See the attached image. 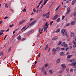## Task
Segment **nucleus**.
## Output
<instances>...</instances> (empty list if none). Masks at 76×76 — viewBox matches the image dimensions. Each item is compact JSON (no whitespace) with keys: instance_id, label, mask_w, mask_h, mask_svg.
<instances>
[{"instance_id":"1a4fd4ad","label":"nucleus","mask_w":76,"mask_h":76,"mask_svg":"<svg viewBox=\"0 0 76 76\" xmlns=\"http://www.w3.org/2000/svg\"><path fill=\"white\" fill-rule=\"evenodd\" d=\"M70 12V8H68L67 9L66 13H69Z\"/></svg>"},{"instance_id":"f3484780","label":"nucleus","mask_w":76,"mask_h":76,"mask_svg":"<svg viewBox=\"0 0 76 76\" xmlns=\"http://www.w3.org/2000/svg\"><path fill=\"white\" fill-rule=\"evenodd\" d=\"M48 48V45H47L45 49V50H47Z\"/></svg>"},{"instance_id":"79ce46f5","label":"nucleus","mask_w":76,"mask_h":76,"mask_svg":"<svg viewBox=\"0 0 76 76\" xmlns=\"http://www.w3.org/2000/svg\"><path fill=\"white\" fill-rule=\"evenodd\" d=\"M61 50H64L65 49L64 48H61Z\"/></svg>"},{"instance_id":"052dcab7","label":"nucleus","mask_w":76,"mask_h":76,"mask_svg":"<svg viewBox=\"0 0 76 76\" xmlns=\"http://www.w3.org/2000/svg\"><path fill=\"white\" fill-rule=\"evenodd\" d=\"M50 50H51V48H49V50H48V52H49V51H50Z\"/></svg>"},{"instance_id":"c03bdc74","label":"nucleus","mask_w":76,"mask_h":76,"mask_svg":"<svg viewBox=\"0 0 76 76\" xmlns=\"http://www.w3.org/2000/svg\"><path fill=\"white\" fill-rule=\"evenodd\" d=\"M66 70L67 72H69V68H66Z\"/></svg>"},{"instance_id":"e433bc0d","label":"nucleus","mask_w":76,"mask_h":76,"mask_svg":"<svg viewBox=\"0 0 76 76\" xmlns=\"http://www.w3.org/2000/svg\"><path fill=\"white\" fill-rule=\"evenodd\" d=\"M53 23V21H52L50 22V26H51V25H52V24Z\"/></svg>"},{"instance_id":"ea45409f","label":"nucleus","mask_w":76,"mask_h":76,"mask_svg":"<svg viewBox=\"0 0 76 76\" xmlns=\"http://www.w3.org/2000/svg\"><path fill=\"white\" fill-rule=\"evenodd\" d=\"M14 26V25L13 24L10 25V28H12V26Z\"/></svg>"},{"instance_id":"a19ab883","label":"nucleus","mask_w":76,"mask_h":76,"mask_svg":"<svg viewBox=\"0 0 76 76\" xmlns=\"http://www.w3.org/2000/svg\"><path fill=\"white\" fill-rule=\"evenodd\" d=\"M42 72H44V68H42Z\"/></svg>"},{"instance_id":"8fccbe9b","label":"nucleus","mask_w":76,"mask_h":76,"mask_svg":"<svg viewBox=\"0 0 76 76\" xmlns=\"http://www.w3.org/2000/svg\"><path fill=\"white\" fill-rule=\"evenodd\" d=\"M64 76H70V75L69 74H66V75H65Z\"/></svg>"},{"instance_id":"f704fd0d","label":"nucleus","mask_w":76,"mask_h":76,"mask_svg":"<svg viewBox=\"0 0 76 76\" xmlns=\"http://www.w3.org/2000/svg\"><path fill=\"white\" fill-rule=\"evenodd\" d=\"M69 50H71V49H72V46H69Z\"/></svg>"},{"instance_id":"37998d69","label":"nucleus","mask_w":76,"mask_h":76,"mask_svg":"<svg viewBox=\"0 0 76 76\" xmlns=\"http://www.w3.org/2000/svg\"><path fill=\"white\" fill-rule=\"evenodd\" d=\"M22 23H23L21 21L19 23V25H21V24H22Z\"/></svg>"},{"instance_id":"5701e85b","label":"nucleus","mask_w":76,"mask_h":76,"mask_svg":"<svg viewBox=\"0 0 76 76\" xmlns=\"http://www.w3.org/2000/svg\"><path fill=\"white\" fill-rule=\"evenodd\" d=\"M72 55H68V56H67V58H70V57H72Z\"/></svg>"},{"instance_id":"4c0bfd02","label":"nucleus","mask_w":76,"mask_h":76,"mask_svg":"<svg viewBox=\"0 0 76 76\" xmlns=\"http://www.w3.org/2000/svg\"><path fill=\"white\" fill-rule=\"evenodd\" d=\"M26 8V7H25V8H24V10H23V12H26V9H25Z\"/></svg>"},{"instance_id":"7ed1b4c3","label":"nucleus","mask_w":76,"mask_h":76,"mask_svg":"<svg viewBox=\"0 0 76 76\" xmlns=\"http://www.w3.org/2000/svg\"><path fill=\"white\" fill-rule=\"evenodd\" d=\"M50 12H49L48 13H46V14H44L42 16L43 17L44 16H46L47 18H49V15H50Z\"/></svg>"},{"instance_id":"13d9d810","label":"nucleus","mask_w":76,"mask_h":76,"mask_svg":"<svg viewBox=\"0 0 76 76\" xmlns=\"http://www.w3.org/2000/svg\"><path fill=\"white\" fill-rule=\"evenodd\" d=\"M39 7V5L37 6V9H38V7Z\"/></svg>"},{"instance_id":"393cba45","label":"nucleus","mask_w":76,"mask_h":76,"mask_svg":"<svg viewBox=\"0 0 76 76\" xmlns=\"http://www.w3.org/2000/svg\"><path fill=\"white\" fill-rule=\"evenodd\" d=\"M60 32V29H58L55 31L56 33H58V32Z\"/></svg>"},{"instance_id":"4be33fe9","label":"nucleus","mask_w":76,"mask_h":76,"mask_svg":"<svg viewBox=\"0 0 76 76\" xmlns=\"http://www.w3.org/2000/svg\"><path fill=\"white\" fill-rule=\"evenodd\" d=\"M18 40H21V37H20V36L19 35L18 37Z\"/></svg>"},{"instance_id":"69168bd1","label":"nucleus","mask_w":76,"mask_h":76,"mask_svg":"<svg viewBox=\"0 0 76 76\" xmlns=\"http://www.w3.org/2000/svg\"><path fill=\"white\" fill-rule=\"evenodd\" d=\"M44 75H46V72L45 71L44 72Z\"/></svg>"},{"instance_id":"0eeeda50","label":"nucleus","mask_w":76,"mask_h":76,"mask_svg":"<svg viewBox=\"0 0 76 76\" xmlns=\"http://www.w3.org/2000/svg\"><path fill=\"white\" fill-rule=\"evenodd\" d=\"M61 66V67H63V69H65V68H66V66L64 64H62Z\"/></svg>"},{"instance_id":"a18cd8bd","label":"nucleus","mask_w":76,"mask_h":76,"mask_svg":"<svg viewBox=\"0 0 76 76\" xmlns=\"http://www.w3.org/2000/svg\"><path fill=\"white\" fill-rule=\"evenodd\" d=\"M68 49H69V48L68 47L66 48L65 49V50H66V51H67V50H68Z\"/></svg>"},{"instance_id":"bb28decb","label":"nucleus","mask_w":76,"mask_h":76,"mask_svg":"<svg viewBox=\"0 0 76 76\" xmlns=\"http://www.w3.org/2000/svg\"><path fill=\"white\" fill-rule=\"evenodd\" d=\"M34 32V31L33 30L31 31L28 32L29 34H32Z\"/></svg>"},{"instance_id":"0e129e2a","label":"nucleus","mask_w":76,"mask_h":76,"mask_svg":"<svg viewBox=\"0 0 76 76\" xmlns=\"http://www.w3.org/2000/svg\"><path fill=\"white\" fill-rule=\"evenodd\" d=\"M2 22L3 21H0V24H1Z\"/></svg>"},{"instance_id":"dca6fc26","label":"nucleus","mask_w":76,"mask_h":76,"mask_svg":"<svg viewBox=\"0 0 76 76\" xmlns=\"http://www.w3.org/2000/svg\"><path fill=\"white\" fill-rule=\"evenodd\" d=\"M60 61V59H58L56 61V63L57 64L58 63H59Z\"/></svg>"},{"instance_id":"4d7b16f0","label":"nucleus","mask_w":76,"mask_h":76,"mask_svg":"<svg viewBox=\"0 0 76 76\" xmlns=\"http://www.w3.org/2000/svg\"><path fill=\"white\" fill-rule=\"evenodd\" d=\"M24 40H25V38L21 40V41H24Z\"/></svg>"},{"instance_id":"f257e3e1","label":"nucleus","mask_w":76,"mask_h":76,"mask_svg":"<svg viewBox=\"0 0 76 76\" xmlns=\"http://www.w3.org/2000/svg\"><path fill=\"white\" fill-rule=\"evenodd\" d=\"M48 23L47 22L46 23L45 25L44 26L42 29L41 28H39V32L40 34L42 33V31H43V29L44 31H46L47 29V28H48V25H47Z\"/></svg>"},{"instance_id":"7c9ffc66","label":"nucleus","mask_w":76,"mask_h":76,"mask_svg":"<svg viewBox=\"0 0 76 76\" xmlns=\"http://www.w3.org/2000/svg\"><path fill=\"white\" fill-rule=\"evenodd\" d=\"M56 50L55 49V48H54L52 50V51L53 52H56Z\"/></svg>"},{"instance_id":"20e7f679","label":"nucleus","mask_w":76,"mask_h":76,"mask_svg":"<svg viewBox=\"0 0 76 76\" xmlns=\"http://www.w3.org/2000/svg\"><path fill=\"white\" fill-rule=\"evenodd\" d=\"M48 0H45V1L43 3L42 5L41 8H42V7H43V6H44V5H45V4H46V3H47V1H48Z\"/></svg>"},{"instance_id":"f8f14e48","label":"nucleus","mask_w":76,"mask_h":76,"mask_svg":"<svg viewBox=\"0 0 76 76\" xmlns=\"http://www.w3.org/2000/svg\"><path fill=\"white\" fill-rule=\"evenodd\" d=\"M75 60H76L75 59H72L70 60L69 61L70 62H74V61H75Z\"/></svg>"},{"instance_id":"09e8293b","label":"nucleus","mask_w":76,"mask_h":76,"mask_svg":"<svg viewBox=\"0 0 76 76\" xmlns=\"http://www.w3.org/2000/svg\"><path fill=\"white\" fill-rule=\"evenodd\" d=\"M7 37V35H6V36L4 37V39H6V38Z\"/></svg>"},{"instance_id":"cd10ccee","label":"nucleus","mask_w":76,"mask_h":76,"mask_svg":"<svg viewBox=\"0 0 76 76\" xmlns=\"http://www.w3.org/2000/svg\"><path fill=\"white\" fill-rule=\"evenodd\" d=\"M6 8H8V6L7 5V4H5V6H4Z\"/></svg>"},{"instance_id":"6e6552de","label":"nucleus","mask_w":76,"mask_h":76,"mask_svg":"<svg viewBox=\"0 0 76 76\" xmlns=\"http://www.w3.org/2000/svg\"><path fill=\"white\" fill-rule=\"evenodd\" d=\"M57 18H58V15H56L54 17V18H53V20H56V19H57Z\"/></svg>"},{"instance_id":"b1692460","label":"nucleus","mask_w":76,"mask_h":76,"mask_svg":"<svg viewBox=\"0 0 76 76\" xmlns=\"http://www.w3.org/2000/svg\"><path fill=\"white\" fill-rule=\"evenodd\" d=\"M26 26L25 25L24 26H23V28L21 30V31H22L23 29H24L26 28Z\"/></svg>"},{"instance_id":"3c124183","label":"nucleus","mask_w":76,"mask_h":76,"mask_svg":"<svg viewBox=\"0 0 76 76\" xmlns=\"http://www.w3.org/2000/svg\"><path fill=\"white\" fill-rule=\"evenodd\" d=\"M10 50H11V48H10L9 49L8 51L9 52H10Z\"/></svg>"},{"instance_id":"de8ad7c7","label":"nucleus","mask_w":76,"mask_h":76,"mask_svg":"<svg viewBox=\"0 0 76 76\" xmlns=\"http://www.w3.org/2000/svg\"><path fill=\"white\" fill-rule=\"evenodd\" d=\"M8 18V17L7 16H6V17H5L4 18V19H6Z\"/></svg>"},{"instance_id":"c9c22d12","label":"nucleus","mask_w":76,"mask_h":76,"mask_svg":"<svg viewBox=\"0 0 76 76\" xmlns=\"http://www.w3.org/2000/svg\"><path fill=\"white\" fill-rule=\"evenodd\" d=\"M61 44V41H59L58 45H60V44Z\"/></svg>"},{"instance_id":"9d476101","label":"nucleus","mask_w":76,"mask_h":76,"mask_svg":"<svg viewBox=\"0 0 76 76\" xmlns=\"http://www.w3.org/2000/svg\"><path fill=\"white\" fill-rule=\"evenodd\" d=\"M73 43L74 44V45L73 46V48H76V42H75V41L73 42Z\"/></svg>"},{"instance_id":"58836bf2","label":"nucleus","mask_w":76,"mask_h":76,"mask_svg":"<svg viewBox=\"0 0 76 76\" xmlns=\"http://www.w3.org/2000/svg\"><path fill=\"white\" fill-rule=\"evenodd\" d=\"M69 25H70V23H68L67 24H66V26H68Z\"/></svg>"},{"instance_id":"49530a36","label":"nucleus","mask_w":76,"mask_h":76,"mask_svg":"<svg viewBox=\"0 0 76 76\" xmlns=\"http://www.w3.org/2000/svg\"><path fill=\"white\" fill-rule=\"evenodd\" d=\"M76 12H74L73 14L74 16H76Z\"/></svg>"},{"instance_id":"680f3d73","label":"nucleus","mask_w":76,"mask_h":76,"mask_svg":"<svg viewBox=\"0 0 76 76\" xmlns=\"http://www.w3.org/2000/svg\"><path fill=\"white\" fill-rule=\"evenodd\" d=\"M45 67H47V66H48V65L47 64H45Z\"/></svg>"},{"instance_id":"39448f33","label":"nucleus","mask_w":76,"mask_h":76,"mask_svg":"<svg viewBox=\"0 0 76 76\" xmlns=\"http://www.w3.org/2000/svg\"><path fill=\"white\" fill-rule=\"evenodd\" d=\"M62 46H64V47H67V44H66L65 42H64L61 44Z\"/></svg>"},{"instance_id":"423d86ee","label":"nucleus","mask_w":76,"mask_h":76,"mask_svg":"<svg viewBox=\"0 0 76 76\" xmlns=\"http://www.w3.org/2000/svg\"><path fill=\"white\" fill-rule=\"evenodd\" d=\"M36 22H37V20L34 21L33 22H32L31 23V24L30 25V26H31L32 25H34V24H35V23H36Z\"/></svg>"},{"instance_id":"6ab92c4d","label":"nucleus","mask_w":76,"mask_h":76,"mask_svg":"<svg viewBox=\"0 0 76 76\" xmlns=\"http://www.w3.org/2000/svg\"><path fill=\"white\" fill-rule=\"evenodd\" d=\"M49 73L50 75H53V71L51 70H50L49 71Z\"/></svg>"},{"instance_id":"e2e57ef3","label":"nucleus","mask_w":76,"mask_h":76,"mask_svg":"<svg viewBox=\"0 0 76 76\" xmlns=\"http://www.w3.org/2000/svg\"><path fill=\"white\" fill-rule=\"evenodd\" d=\"M69 44L70 45H72V43H71V42L69 43Z\"/></svg>"},{"instance_id":"864d4df0","label":"nucleus","mask_w":76,"mask_h":76,"mask_svg":"<svg viewBox=\"0 0 76 76\" xmlns=\"http://www.w3.org/2000/svg\"><path fill=\"white\" fill-rule=\"evenodd\" d=\"M64 18H65V16H63L62 17V19H64Z\"/></svg>"},{"instance_id":"f03ea898","label":"nucleus","mask_w":76,"mask_h":76,"mask_svg":"<svg viewBox=\"0 0 76 76\" xmlns=\"http://www.w3.org/2000/svg\"><path fill=\"white\" fill-rule=\"evenodd\" d=\"M61 33L62 35H63V36H64L67 35V32L66 31L65 29H62L61 30Z\"/></svg>"},{"instance_id":"6e6d98bb","label":"nucleus","mask_w":76,"mask_h":76,"mask_svg":"<svg viewBox=\"0 0 76 76\" xmlns=\"http://www.w3.org/2000/svg\"><path fill=\"white\" fill-rule=\"evenodd\" d=\"M4 32V30L0 31V33H1V32Z\"/></svg>"},{"instance_id":"603ef678","label":"nucleus","mask_w":76,"mask_h":76,"mask_svg":"<svg viewBox=\"0 0 76 76\" xmlns=\"http://www.w3.org/2000/svg\"><path fill=\"white\" fill-rule=\"evenodd\" d=\"M32 20H33V18H31L30 20V22H31V21H32Z\"/></svg>"},{"instance_id":"412c9836","label":"nucleus","mask_w":76,"mask_h":76,"mask_svg":"<svg viewBox=\"0 0 76 76\" xmlns=\"http://www.w3.org/2000/svg\"><path fill=\"white\" fill-rule=\"evenodd\" d=\"M75 22L74 21H72V22H71V25H75Z\"/></svg>"},{"instance_id":"bf43d9fd","label":"nucleus","mask_w":76,"mask_h":76,"mask_svg":"<svg viewBox=\"0 0 76 76\" xmlns=\"http://www.w3.org/2000/svg\"><path fill=\"white\" fill-rule=\"evenodd\" d=\"M3 34V32H2L1 33H0V36L1 35H2Z\"/></svg>"},{"instance_id":"774afa93","label":"nucleus","mask_w":76,"mask_h":76,"mask_svg":"<svg viewBox=\"0 0 76 76\" xmlns=\"http://www.w3.org/2000/svg\"><path fill=\"white\" fill-rule=\"evenodd\" d=\"M74 20H76V17L75 18H74Z\"/></svg>"},{"instance_id":"2f4dec72","label":"nucleus","mask_w":76,"mask_h":76,"mask_svg":"<svg viewBox=\"0 0 76 76\" xmlns=\"http://www.w3.org/2000/svg\"><path fill=\"white\" fill-rule=\"evenodd\" d=\"M63 54H64V53H63V52H61V53L60 54V56H63Z\"/></svg>"},{"instance_id":"aec40b11","label":"nucleus","mask_w":76,"mask_h":76,"mask_svg":"<svg viewBox=\"0 0 76 76\" xmlns=\"http://www.w3.org/2000/svg\"><path fill=\"white\" fill-rule=\"evenodd\" d=\"M76 64V62H74L72 64H71V66H75V65Z\"/></svg>"},{"instance_id":"473e14b6","label":"nucleus","mask_w":76,"mask_h":76,"mask_svg":"<svg viewBox=\"0 0 76 76\" xmlns=\"http://www.w3.org/2000/svg\"><path fill=\"white\" fill-rule=\"evenodd\" d=\"M43 1V0H42L40 1V3H39V5H40L41 4L42 2Z\"/></svg>"},{"instance_id":"a211bd4d","label":"nucleus","mask_w":76,"mask_h":76,"mask_svg":"<svg viewBox=\"0 0 76 76\" xmlns=\"http://www.w3.org/2000/svg\"><path fill=\"white\" fill-rule=\"evenodd\" d=\"M60 48L59 47H57L56 49V51H60Z\"/></svg>"},{"instance_id":"4468645a","label":"nucleus","mask_w":76,"mask_h":76,"mask_svg":"<svg viewBox=\"0 0 76 76\" xmlns=\"http://www.w3.org/2000/svg\"><path fill=\"white\" fill-rule=\"evenodd\" d=\"M70 34L71 37H74V36L75 35V34L73 32H71Z\"/></svg>"},{"instance_id":"2eb2a0df","label":"nucleus","mask_w":76,"mask_h":76,"mask_svg":"<svg viewBox=\"0 0 76 76\" xmlns=\"http://www.w3.org/2000/svg\"><path fill=\"white\" fill-rule=\"evenodd\" d=\"M58 37H54L52 38V40H56L57 39Z\"/></svg>"},{"instance_id":"9b49d317","label":"nucleus","mask_w":76,"mask_h":76,"mask_svg":"<svg viewBox=\"0 0 76 76\" xmlns=\"http://www.w3.org/2000/svg\"><path fill=\"white\" fill-rule=\"evenodd\" d=\"M63 72H64V69L61 68V71H59V73H62Z\"/></svg>"},{"instance_id":"338daca9","label":"nucleus","mask_w":76,"mask_h":76,"mask_svg":"<svg viewBox=\"0 0 76 76\" xmlns=\"http://www.w3.org/2000/svg\"><path fill=\"white\" fill-rule=\"evenodd\" d=\"M74 72L75 73H76V69H74Z\"/></svg>"},{"instance_id":"72a5a7b5","label":"nucleus","mask_w":76,"mask_h":76,"mask_svg":"<svg viewBox=\"0 0 76 76\" xmlns=\"http://www.w3.org/2000/svg\"><path fill=\"white\" fill-rule=\"evenodd\" d=\"M26 21V20H22L21 21L22 22V23H24Z\"/></svg>"},{"instance_id":"5fc2aeb1","label":"nucleus","mask_w":76,"mask_h":76,"mask_svg":"<svg viewBox=\"0 0 76 76\" xmlns=\"http://www.w3.org/2000/svg\"><path fill=\"white\" fill-rule=\"evenodd\" d=\"M33 10L34 12H36V10H35V9H33Z\"/></svg>"},{"instance_id":"c756f323","label":"nucleus","mask_w":76,"mask_h":76,"mask_svg":"<svg viewBox=\"0 0 76 76\" xmlns=\"http://www.w3.org/2000/svg\"><path fill=\"white\" fill-rule=\"evenodd\" d=\"M59 7H60V6H58L56 9L55 10V11H57V10H58V9L59 8Z\"/></svg>"},{"instance_id":"c85d7f7f","label":"nucleus","mask_w":76,"mask_h":76,"mask_svg":"<svg viewBox=\"0 0 76 76\" xmlns=\"http://www.w3.org/2000/svg\"><path fill=\"white\" fill-rule=\"evenodd\" d=\"M70 72H73V69L72 68H71L69 70Z\"/></svg>"},{"instance_id":"ddd939ff","label":"nucleus","mask_w":76,"mask_h":76,"mask_svg":"<svg viewBox=\"0 0 76 76\" xmlns=\"http://www.w3.org/2000/svg\"><path fill=\"white\" fill-rule=\"evenodd\" d=\"M76 0H74L72 1V5H73L75 3H76Z\"/></svg>"},{"instance_id":"a878e982","label":"nucleus","mask_w":76,"mask_h":76,"mask_svg":"<svg viewBox=\"0 0 76 76\" xmlns=\"http://www.w3.org/2000/svg\"><path fill=\"white\" fill-rule=\"evenodd\" d=\"M60 18H59L56 20V22H60Z\"/></svg>"}]
</instances>
